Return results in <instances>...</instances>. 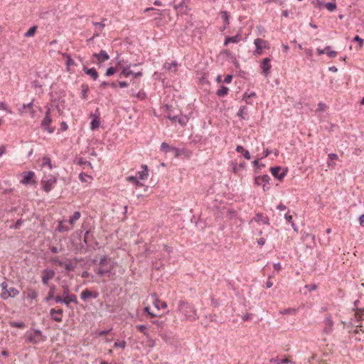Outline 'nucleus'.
<instances>
[{
    "label": "nucleus",
    "instance_id": "nucleus-35",
    "mask_svg": "<svg viewBox=\"0 0 364 364\" xmlns=\"http://www.w3.org/2000/svg\"><path fill=\"white\" fill-rule=\"evenodd\" d=\"M90 297H91V291H90L89 289H86L81 292L80 298L82 300L85 301Z\"/></svg>",
    "mask_w": 364,
    "mask_h": 364
},
{
    "label": "nucleus",
    "instance_id": "nucleus-57",
    "mask_svg": "<svg viewBox=\"0 0 364 364\" xmlns=\"http://www.w3.org/2000/svg\"><path fill=\"white\" fill-rule=\"evenodd\" d=\"M156 11V13H157L158 14H159V15H161V14H161V11H160L159 9H156L152 8V7H149V8H146V9H144V12H145V13H146V12H148V11Z\"/></svg>",
    "mask_w": 364,
    "mask_h": 364
},
{
    "label": "nucleus",
    "instance_id": "nucleus-3",
    "mask_svg": "<svg viewBox=\"0 0 364 364\" xmlns=\"http://www.w3.org/2000/svg\"><path fill=\"white\" fill-rule=\"evenodd\" d=\"M1 289V298L4 300H6L9 298H14L19 294V291L15 287H8L6 282H3L0 284Z\"/></svg>",
    "mask_w": 364,
    "mask_h": 364
},
{
    "label": "nucleus",
    "instance_id": "nucleus-39",
    "mask_svg": "<svg viewBox=\"0 0 364 364\" xmlns=\"http://www.w3.org/2000/svg\"><path fill=\"white\" fill-rule=\"evenodd\" d=\"M82 92H81V96H82V99L85 100L87 97V92L89 90V87L87 85H82Z\"/></svg>",
    "mask_w": 364,
    "mask_h": 364
},
{
    "label": "nucleus",
    "instance_id": "nucleus-59",
    "mask_svg": "<svg viewBox=\"0 0 364 364\" xmlns=\"http://www.w3.org/2000/svg\"><path fill=\"white\" fill-rule=\"evenodd\" d=\"M110 331H111V329L100 331L98 333V336H103L107 335Z\"/></svg>",
    "mask_w": 364,
    "mask_h": 364
},
{
    "label": "nucleus",
    "instance_id": "nucleus-17",
    "mask_svg": "<svg viewBox=\"0 0 364 364\" xmlns=\"http://www.w3.org/2000/svg\"><path fill=\"white\" fill-rule=\"evenodd\" d=\"M83 71L91 77L93 80H96L98 78V73L95 68H88L86 66L83 67Z\"/></svg>",
    "mask_w": 364,
    "mask_h": 364
},
{
    "label": "nucleus",
    "instance_id": "nucleus-6",
    "mask_svg": "<svg viewBox=\"0 0 364 364\" xmlns=\"http://www.w3.org/2000/svg\"><path fill=\"white\" fill-rule=\"evenodd\" d=\"M56 178L53 176H50L46 179H43L41 182L43 190L48 193L53 188L54 185L56 183Z\"/></svg>",
    "mask_w": 364,
    "mask_h": 364
},
{
    "label": "nucleus",
    "instance_id": "nucleus-27",
    "mask_svg": "<svg viewBox=\"0 0 364 364\" xmlns=\"http://www.w3.org/2000/svg\"><path fill=\"white\" fill-rule=\"evenodd\" d=\"M154 305L158 310L160 309H165L167 306V304L165 301H161L158 299L154 300Z\"/></svg>",
    "mask_w": 364,
    "mask_h": 364
},
{
    "label": "nucleus",
    "instance_id": "nucleus-23",
    "mask_svg": "<svg viewBox=\"0 0 364 364\" xmlns=\"http://www.w3.org/2000/svg\"><path fill=\"white\" fill-rule=\"evenodd\" d=\"M247 107L246 106H242L240 107L238 112H237V116L241 117L242 119H248V114H247Z\"/></svg>",
    "mask_w": 364,
    "mask_h": 364
},
{
    "label": "nucleus",
    "instance_id": "nucleus-31",
    "mask_svg": "<svg viewBox=\"0 0 364 364\" xmlns=\"http://www.w3.org/2000/svg\"><path fill=\"white\" fill-rule=\"evenodd\" d=\"M221 18L225 23L224 29L225 28L226 26L229 24V18L230 16L228 13L225 11H223L220 12Z\"/></svg>",
    "mask_w": 364,
    "mask_h": 364
},
{
    "label": "nucleus",
    "instance_id": "nucleus-10",
    "mask_svg": "<svg viewBox=\"0 0 364 364\" xmlns=\"http://www.w3.org/2000/svg\"><path fill=\"white\" fill-rule=\"evenodd\" d=\"M63 311L61 309H51L50 310V314L51 316L52 319H53L56 322H61L63 321Z\"/></svg>",
    "mask_w": 364,
    "mask_h": 364
},
{
    "label": "nucleus",
    "instance_id": "nucleus-5",
    "mask_svg": "<svg viewBox=\"0 0 364 364\" xmlns=\"http://www.w3.org/2000/svg\"><path fill=\"white\" fill-rule=\"evenodd\" d=\"M52 119L50 117V109L48 108L46 112V115L41 122V127L43 129L47 130L49 133H53L55 131L54 127H50L49 125L51 124Z\"/></svg>",
    "mask_w": 364,
    "mask_h": 364
},
{
    "label": "nucleus",
    "instance_id": "nucleus-30",
    "mask_svg": "<svg viewBox=\"0 0 364 364\" xmlns=\"http://www.w3.org/2000/svg\"><path fill=\"white\" fill-rule=\"evenodd\" d=\"M26 109H28L31 111V112L32 114V117H33V115H34V110L33 109V102H29L28 104H23L22 105V107L20 109V112L23 113L24 112V110Z\"/></svg>",
    "mask_w": 364,
    "mask_h": 364
},
{
    "label": "nucleus",
    "instance_id": "nucleus-44",
    "mask_svg": "<svg viewBox=\"0 0 364 364\" xmlns=\"http://www.w3.org/2000/svg\"><path fill=\"white\" fill-rule=\"evenodd\" d=\"M326 8L330 11H333L336 9V3H333V2H328L326 4Z\"/></svg>",
    "mask_w": 364,
    "mask_h": 364
},
{
    "label": "nucleus",
    "instance_id": "nucleus-21",
    "mask_svg": "<svg viewBox=\"0 0 364 364\" xmlns=\"http://www.w3.org/2000/svg\"><path fill=\"white\" fill-rule=\"evenodd\" d=\"M73 302L75 304H77V296L75 294H71L70 296L64 297V304L69 307L70 304Z\"/></svg>",
    "mask_w": 364,
    "mask_h": 364
},
{
    "label": "nucleus",
    "instance_id": "nucleus-19",
    "mask_svg": "<svg viewBox=\"0 0 364 364\" xmlns=\"http://www.w3.org/2000/svg\"><path fill=\"white\" fill-rule=\"evenodd\" d=\"M90 117H92V120L90 123V129L92 130H95L100 126L99 117L92 113L90 114Z\"/></svg>",
    "mask_w": 364,
    "mask_h": 364
},
{
    "label": "nucleus",
    "instance_id": "nucleus-58",
    "mask_svg": "<svg viewBox=\"0 0 364 364\" xmlns=\"http://www.w3.org/2000/svg\"><path fill=\"white\" fill-rule=\"evenodd\" d=\"M232 75H226V77L224 79V82H225L227 84L230 83L232 81Z\"/></svg>",
    "mask_w": 364,
    "mask_h": 364
},
{
    "label": "nucleus",
    "instance_id": "nucleus-43",
    "mask_svg": "<svg viewBox=\"0 0 364 364\" xmlns=\"http://www.w3.org/2000/svg\"><path fill=\"white\" fill-rule=\"evenodd\" d=\"M165 66L168 70L174 72L176 70L177 63L176 62H172L171 63L166 65Z\"/></svg>",
    "mask_w": 364,
    "mask_h": 364
},
{
    "label": "nucleus",
    "instance_id": "nucleus-15",
    "mask_svg": "<svg viewBox=\"0 0 364 364\" xmlns=\"http://www.w3.org/2000/svg\"><path fill=\"white\" fill-rule=\"evenodd\" d=\"M188 1V0H183L179 4H175L174 5V9L177 11L181 12L182 14L183 13H186V11H188V6H187V2Z\"/></svg>",
    "mask_w": 364,
    "mask_h": 364
},
{
    "label": "nucleus",
    "instance_id": "nucleus-60",
    "mask_svg": "<svg viewBox=\"0 0 364 364\" xmlns=\"http://www.w3.org/2000/svg\"><path fill=\"white\" fill-rule=\"evenodd\" d=\"M150 309H150V307H149V306H146V307L144 308V311H145V312H146V313H148V314L151 316V317H152V318H154V317L156 316V314H153V313H151V312L150 311Z\"/></svg>",
    "mask_w": 364,
    "mask_h": 364
},
{
    "label": "nucleus",
    "instance_id": "nucleus-61",
    "mask_svg": "<svg viewBox=\"0 0 364 364\" xmlns=\"http://www.w3.org/2000/svg\"><path fill=\"white\" fill-rule=\"evenodd\" d=\"M259 159H257V160L253 161H252V164H253V166H258L259 168H260V167H264V164H259Z\"/></svg>",
    "mask_w": 364,
    "mask_h": 364
},
{
    "label": "nucleus",
    "instance_id": "nucleus-11",
    "mask_svg": "<svg viewBox=\"0 0 364 364\" xmlns=\"http://www.w3.org/2000/svg\"><path fill=\"white\" fill-rule=\"evenodd\" d=\"M92 56H93V58H95L97 60V61H98L97 63V64L104 63L109 59V55L104 50H100V52L99 53H93Z\"/></svg>",
    "mask_w": 364,
    "mask_h": 364
},
{
    "label": "nucleus",
    "instance_id": "nucleus-22",
    "mask_svg": "<svg viewBox=\"0 0 364 364\" xmlns=\"http://www.w3.org/2000/svg\"><path fill=\"white\" fill-rule=\"evenodd\" d=\"M228 92H229L228 87H227L224 85H221L220 87V88L217 90L216 95L218 97H223L228 94Z\"/></svg>",
    "mask_w": 364,
    "mask_h": 364
},
{
    "label": "nucleus",
    "instance_id": "nucleus-63",
    "mask_svg": "<svg viewBox=\"0 0 364 364\" xmlns=\"http://www.w3.org/2000/svg\"><path fill=\"white\" fill-rule=\"evenodd\" d=\"M174 153V155L176 157L179 156L180 155V150L178 148L173 147L172 151Z\"/></svg>",
    "mask_w": 364,
    "mask_h": 364
},
{
    "label": "nucleus",
    "instance_id": "nucleus-29",
    "mask_svg": "<svg viewBox=\"0 0 364 364\" xmlns=\"http://www.w3.org/2000/svg\"><path fill=\"white\" fill-rule=\"evenodd\" d=\"M325 53L330 58H334L337 56V52L332 50L331 46H327L325 47Z\"/></svg>",
    "mask_w": 364,
    "mask_h": 364
},
{
    "label": "nucleus",
    "instance_id": "nucleus-41",
    "mask_svg": "<svg viewBox=\"0 0 364 364\" xmlns=\"http://www.w3.org/2000/svg\"><path fill=\"white\" fill-rule=\"evenodd\" d=\"M338 159V155L336 154H329L328 156V166L333 165V161Z\"/></svg>",
    "mask_w": 364,
    "mask_h": 364
},
{
    "label": "nucleus",
    "instance_id": "nucleus-1",
    "mask_svg": "<svg viewBox=\"0 0 364 364\" xmlns=\"http://www.w3.org/2000/svg\"><path fill=\"white\" fill-rule=\"evenodd\" d=\"M98 266L95 272L98 276L102 277L111 273L114 267V263L111 259H108L107 256H103L100 258Z\"/></svg>",
    "mask_w": 364,
    "mask_h": 364
},
{
    "label": "nucleus",
    "instance_id": "nucleus-14",
    "mask_svg": "<svg viewBox=\"0 0 364 364\" xmlns=\"http://www.w3.org/2000/svg\"><path fill=\"white\" fill-rule=\"evenodd\" d=\"M325 327L323 328V332L326 334H329L333 331V321L331 318V316H327L324 321Z\"/></svg>",
    "mask_w": 364,
    "mask_h": 364
},
{
    "label": "nucleus",
    "instance_id": "nucleus-33",
    "mask_svg": "<svg viewBox=\"0 0 364 364\" xmlns=\"http://www.w3.org/2000/svg\"><path fill=\"white\" fill-rule=\"evenodd\" d=\"M70 230V228L69 227H68L67 225H65L63 222L60 221L59 222V224H58V226L57 228V230L60 232H68Z\"/></svg>",
    "mask_w": 364,
    "mask_h": 364
},
{
    "label": "nucleus",
    "instance_id": "nucleus-45",
    "mask_svg": "<svg viewBox=\"0 0 364 364\" xmlns=\"http://www.w3.org/2000/svg\"><path fill=\"white\" fill-rule=\"evenodd\" d=\"M115 73H116V68L114 67H110L107 70V71L105 73V75L111 76V75H113Z\"/></svg>",
    "mask_w": 364,
    "mask_h": 364
},
{
    "label": "nucleus",
    "instance_id": "nucleus-54",
    "mask_svg": "<svg viewBox=\"0 0 364 364\" xmlns=\"http://www.w3.org/2000/svg\"><path fill=\"white\" fill-rule=\"evenodd\" d=\"M53 299L55 300V301L56 303L64 304V297L63 296L58 295V296H55V298Z\"/></svg>",
    "mask_w": 364,
    "mask_h": 364
},
{
    "label": "nucleus",
    "instance_id": "nucleus-49",
    "mask_svg": "<svg viewBox=\"0 0 364 364\" xmlns=\"http://www.w3.org/2000/svg\"><path fill=\"white\" fill-rule=\"evenodd\" d=\"M93 25L101 31L105 28L103 22H93Z\"/></svg>",
    "mask_w": 364,
    "mask_h": 364
},
{
    "label": "nucleus",
    "instance_id": "nucleus-25",
    "mask_svg": "<svg viewBox=\"0 0 364 364\" xmlns=\"http://www.w3.org/2000/svg\"><path fill=\"white\" fill-rule=\"evenodd\" d=\"M55 293V287L54 285H53L50 287V290L48 291L47 296L45 298V301L48 302V301L53 299L55 298V296H54Z\"/></svg>",
    "mask_w": 364,
    "mask_h": 364
},
{
    "label": "nucleus",
    "instance_id": "nucleus-64",
    "mask_svg": "<svg viewBox=\"0 0 364 364\" xmlns=\"http://www.w3.org/2000/svg\"><path fill=\"white\" fill-rule=\"evenodd\" d=\"M358 220H359V224H360L361 226L364 227V213H363V214H362V215L359 217Z\"/></svg>",
    "mask_w": 364,
    "mask_h": 364
},
{
    "label": "nucleus",
    "instance_id": "nucleus-50",
    "mask_svg": "<svg viewBox=\"0 0 364 364\" xmlns=\"http://www.w3.org/2000/svg\"><path fill=\"white\" fill-rule=\"evenodd\" d=\"M354 42H358L359 43V47L361 48L363 46V39L360 38L358 36H355L353 40Z\"/></svg>",
    "mask_w": 364,
    "mask_h": 364
},
{
    "label": "nucleus",
    "instance_id": "nucleus-9",
    "mask_svg": "<svg viewBox=\"0 0 364 364\" xmlns=\"http://www.w3.org/2000/svg\"><path fill=\"white\" fill-rule=\"evenodd\" d=\"M281 169L282 168L280 166L272 167L270 168V171L272 176L279 181H282L287 174V171H283L281 172Z\"/></svg>",
    "mask_w": 364,
    "mask_h": 364
},
{
    "label": "nucleus",
    "instance_id": "nucleus-48",
    "mask_svg": "<svg viewBox=\"0 0 364 364\" xmlns=\"http://www.w3.org/2000/svg\"><path fill=\"white\" fill-rule=\"evenodd\" d=\"M64 267L65 270L68 272L73 271L75 269V266L73 264L68 262L64 264Z\"/></svg>",
    "mask_w": 364,
    "mask_h": 364
},
{
    "label": "nucleus",
    "instance_id": "nucleus-47",
    "mask_svg": "<svg viewBox=\"0 0 364 364\" xmlns=\"http://www.w3.org/2000/svg\"><path fill=\"white\" fill-rule=\"evenodd\" d=\"M63 55L67 57L66 65L68 67L75 65L74 60L70 58V56L69 55L64 54Z\"/></svg>",
    "mask_w": 364,
    "mask_h": 364
},
{
    "label": "nucleus",
    "instance_id": "nucleus-38",
    "mask_svg": "<svg viewBox=\"0 0 364 364\" xmlns=\"http://www.w3.org/2000/svg\"><path fill=\"white\" fill-rule=\"evenodd\" d=\"M132 95L141 100H143L146 99V95L144 91H139L137 93L133 92Z\"/></svg>",
    "mask_w": 364,
    "mask_h": 364
},
{
    "label": "nucleus",
    "instance_id": "nucleus-4",
    "mask_svg": "<svg viewBox=\"0 0 364 364\" xmlns=\"http://www.w3.org/2000/svg\"><path fill=\"white\" fill-rule=\"evenodd\" d=\"M270 181V177L265 174L263 176H259L255 177V183L257 186H262L263 191H267L270 188L269 185Z\"/></svg>",
    "mask_w": 364,
    "mask_h": 364
},
{
    "label": "nucleus",
    "instance_id": "nucleus-18",
    "mask_svg": "<svg viewBox=\"0 0 364 364\" xmlns=\"http://www.w3.org/2000/svg\"><path fill=\"white\" fill-rule=\"evenodd\" d=\"M241 40V36L237 33L234 36H228L225 38L224 45L227 46L230 43H237Z\"/></svg>",
    "mask_w": 364,
    "mask_h": 364
},
{
    "label": "nucleus",
    "instance_id": "nucleus-12",
    "mask_svg": "<svg viewBox=\"0 0 364 364\" xmlns=\"http://www.w3.org/2000/svg\"><path fill=\"white\" fill-rule=\"evenodd\" d=\"M35 176L34 172L28 171L23 173V179L21 181L23 184H30L34 183L33 177Z\"/></svg>",
    "mask_w": 364,
    "mask_h": 364
},
{
    "label": "nucleus",
    "instance_id": "nucleus-46",
    "mask_svg": "<svg viewBox=\"0 0 364 364\" xmlns=\"http://www.w3.org/2000/svg\"><path fill=\"white\" fill-rule=\"evenodd\" d=\"M126 345H127L126 342L124 341H122L115 342L114 344V347L124 348L126 347Z\"/></svg>",
    "mask_w": 364,
    "mask_h": 364
},
{
    "label": "nucleus",
    "instance_id": "nucleus-20",
    "mask_svg": "<svg viewBox=\"0 0 364 364\" xmlns=\"http://www.w3.org/2000/svg\"><path fill=\"white\" fill-rule=\"evenodd\" d=\"M255 46H256V53L258 54L262 53V44H265L266 41H263L261 38H256L254 42Z\"/></svg>",
    "mask_w": 364,
    "mask_h": 364
},
{
    "label": "nucleus",
    "instance_id": "nucleus-2",
    "mask_svg": "<svg viewBox=\"0 0 364 364\" xmlns=\"http://www.w3.org/2000/svg\"><path fill=\"white\" fill-rule=\"evenodd\" d=\"M178 309L187 319L196 320L197 318L196 310L186 301H180L178 302Z\"/></svg>",
    "mask_w": 364,
    "mask_h": 364
},
{
    "label": "nucleus",
    "instance_id": "nucleus-26",
    "mask_svg": "<svg viewBox=\"0 0 364 364\" xmlns=\"http://www.w3.org/2000/svg\"><path fill=\"white\" fill-rule=\"evenodd\" d=\"M127 180L132 183H134L136 187H140L143 186V183L139 181V178L136 176H128Z\"/></svg>",
    "mask_w": 364,
    "mask_h": 364
},
{
    "label": "nucleus",
    "instance_id": "nucleus-13",
    "mask_svg": "<svg viewBox=\"0 0 364 364\" xmlns=\"http://www.w3.org/2000/svg\"><path fill=\"white\" fill-rule=\"evenodd\" d=\"M261 68L262 69V73L267 76L269 73L270 69L272 68L270 64V59L269 58H266L262 60Z\"/></svg>",
    "mask_w": 364,
    "mask_h": 364
},
{
    "label": "nucleus",
    "instance_id": "nucleus-32",
    "mask_svg": "<svg viewBox=\"0 0 364 364\" xmlns=\"http://www.w3.org/2000/svg\"><path fill=\"white\" fill-rule=\"evenodd\" d=\"M173 146H169L166 142H162L161 144V151L164 153H168L172 151Z\"/></svg>",
    "mask_w": 364,
    "mask_h": 364
},
{
    "label": "nucleus",
    "instance_id": "nucleus-62",
    "mask_svg": "<svg viewBox=\"0 0 364 364\" xmlns=\"http://www.w3.org/2000/svg\"><path fill=\"white\" fill-rule=\"evenodd\" d=\"M284 218H285V219H286L289 223H291V222H293V221H292V215H289V212H288V213H287L285 214Z\"/></svg>",
    "mask_w": 364,
    "mask_h": 364
},
{
    "label": "nucleus",
    "instance_id": "nucleus-36",
    "mask_svg": "<svg viewBox=\"0 0 364 364\" xmlns=\"http://www.w3.org/2000/svg\"><path fill=\"white\" fill-rule=\"evenodd\" d=\"M10 326L14 328H23L25 323L22 321H11Z\"/></svg>",
    "mask_w": 364,
    "mask_h": 364
},
{
    "label": "nucleus",
    "instance_id": "nucleus-51",
    "mask_svg": "<svg viewBox=\"0 0 364 364\" xmlns=\"http://www.w3.org/2000/svg\"><path fill=\"white\" fill-rule=\"evenodd\" d=\"M63 291L62 296L63 297H66V296H70L72 294H70V290H69L68 287L63 286Z\"/></svg>",
    "mask_w": 364,
    "mask_h": 364
},
{
    "label": "nucleus",
    "instance_id": "nucleus-52",
    "mask_svg": "<svg viewBox=\"0 0 364 364\" xmlns=\"http://www.w3.org/2000/svg\"><path fill=\"white\" fill-rule=\"evenodd\" d=\"M136 328L140 332L143 333L144 335H146V336L148 335L147 332H146V326L139 325L136 326Z\"/></svg>",
    "mask_w": 364,
    "mask_h": 364
},
{
    "label": "nucleus",
    "instance_id": "nucleus-28",
    "mask_svg": "<svg viewBox=\"0 0 364 364\" xmlns=\"http://www.w3.org/2000/svg\"><path fill=\"white\" fill-rule=\"evenodd\" d=\"M81 214L79 211H76L73 213V215L69 219V223L70 225H74L75 223L80 219Z\"/></svg>",
    "mask_w": 364,
    "mask_h": 364
},
{
    "label": "nucleus",
    "instance_id": "nucleus-55",
    "mask_svg": "<svg viewBox=\"0 0 364 364\" xmlns=\"http://www.w3.org/2000/svg\"><path fill=\"white\" fill-rule=\"evenodd\" d=\"M90 230H87L84 235V242L87 245L90 240Z\"/></svg>",
    "mask_w": 364,
    "mask_h": 364
},
{
    "label": "nucleus",
    "instance_id": "nucleus-7",
    "mask_svg": "<svg viewBox=\"0 0 364 364\" xmlns=\"http://www.w3.org/2000/svg\"><path fill=\"white\" fill-rule=\"evenodd\" d=\"M55 271L50 269H45L42 272V282L43 284L47 285L49 280L52 279L55 276Z\"/></svg>",
    "mask_w": 364,
    "mask_h": 364
},
{
    "label": "nucleus",
    "instance_id": "nucleus-56",
    "mask_svg": "<svg viewBox=\"0 0 364 364\" xmlns=\"http://www.w3.org/2000/svg\"><path fill=\"white\" fill-rule=\"evenodd\" d=\"M51 261L53 262H55V264H57L59 266H63L64 264L63 262L58 259L57 257L52 258Z\"/></svg>",
    "mask_w": 364,
    "mask_h": 364
},
{
    "label": "nucleus",
    "instance_id": "nucleus-16",
    "mask_svg": "<svg viewBox=\"0 0 364 364\" xmlns=\"http://www.w3.org/2000/svg\"><path fill=\"white\" fill-rule=\"evenodd\" d=\"M253 220L259 223L262 222L264 224L269 225V218L264 215L263 213H258L255 215V217L253 218Z\"/></svg>",
    "mask_w": 364,
    "mask_h": 364
},
{
    "label": "nucleus",
    "instance_id": "nucleus-34",
    "mask_svg": "<svg viewBox=\"0 0 364 364\" xmlns=\"http://www.w3.org/2000/svg\"><path fill=\"white\" fill-rule=\"evenodd\" d=\"M37 30V26H34L31 27L27 32L25 33L24 36L25 37H32L36 33V31Z\"/></svg>",
    "mask_w": 364,
    "mask_h": 364
},
{
    "label": "nucleus",
    "instance_id": "nucleus-24",
    "mask_svg": "<svg viewBox=\"0 0 364 364\" xmlns=\"http://www.w3.org/2000/svg\"><path fill=\"white\" fill-rule=\"evenodd\" d=\"M141 168H143V170L138 173V174H139L138 178L140 180H145L147 178V176H148V168H147V166L146 165H143L141 166Z\"/></svg>",
    "mask_w": 364,
    "mask_h": 364
},
{
    "label": "nucleus",
    "instance_id": "nucleus-42",
    "mask_svg": "<svg viewBox=\"0 0 364 364\" xmlns=\"http://www.w3.org/2000/svg\"><path fill=\"white\" fill-rule=\"evenodd\" d=\"M38 296V293L33 289H28V297L31 299H36Z\"/></svg>",
    "mask_w": 364,
    "mask_h": 364
},
{
    "label": "nucleus",
    "instance_id": "nucleus-53",
    "mask_svg": "<svg viewBox=\"0 0 364 364\" xmlns=\"http://www.w3.org/2000/svg\"><path fill=\"white\" fill-rule=\"evenodd\" d=\"M43 166L48 165L49 166V168L51 169L52 166H51L50 159L48 157H43Z\"/></svg>",
    "mask_w": 364,
    "mask_h": 364
},
{
    "label": "nucleus",
    "instance_id": "nucleus-40",
    "mask_svg": "<svg viewBox=\"0 0 364 364\" xmlns=\"http://www.w3.org/2000/svg\"><path fill=\"white\" fill-rule=\"evenodd\" d=\"M255 96H256V94L255 92H252L250 93L245 92L243 96V100H245L247 104H252V102L250 101H249L248 100L250 97H252Z\"/></svg>",
    "mask_w": 364,
    "mask_h": 364
},
{
    "label": "nucleus",
    "instance_id": "nucleus-8",
    "mask_svg": "<svg viewBox=\"0 0 364 364\" xmlns=\"http://www.w3.org/2000/svg\"><path fill=\"white\" fill-rule=\"evenodd\" d=\"M42 332L40 330H34L33 333L28 336L27 341L29 343L37 344L41 341Z\"/></svg>",
    "mask_w": 364,
    "mask_h": 364
},
{
    "label": "nucleus",
    "instance_id": "nucleus-37",
    "mask_svg": "<svg viewBox=\"0 0 364 364\" xmlns=\"http://www.w3.org/2000/svg\"><path fill=\"white\" fill-rule=\"evenodd\" d=\"M129 66L128 68H124L122 69V70L121 73H120V75H123V76H124V77H129L132 74H134V72H133V71H132V70H129Z\"/></svg>",
    "mask_w": 364,
    "mask_h": 364
}]
</instances>
